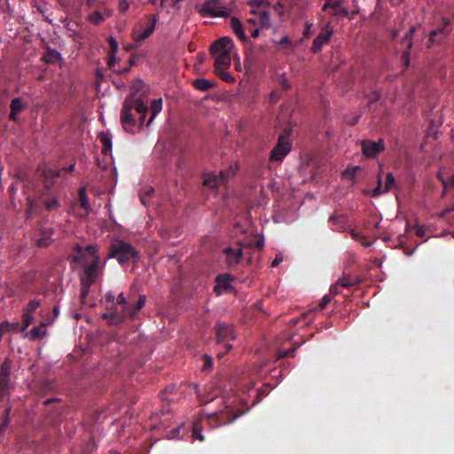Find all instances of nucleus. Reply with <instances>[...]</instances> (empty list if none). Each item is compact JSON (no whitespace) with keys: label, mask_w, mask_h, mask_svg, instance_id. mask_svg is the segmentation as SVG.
<instances>
[{"label":"nucleus","mask_w":454,"mask_h":454,"mask_svg":"<svg viewBox=\"0 0 454 454\" xmlns=\"http://www.w3.org/2000/svg\"><path fill=\"white\" fill-rule=\"evenodd\" d=\"M161 109H162V100L160 98L154 99L152 101V104H151L152 115H151L150 119L148 120L146 126H148L152 123L154 117L161 111Z\"/></svg>","instance_id":"bb28decb"},{"label":"nucleus","mask_w":454,"mask_h":454,"mask_svg":"<svg viewBox=\"0 0 454 454\" xmlns=\"http://www.w3.org/2000/svg\"><path fill=\"white\" fill-rule=\"evenodd\" d=\"M86 251L93 257V259L99 257L98 254L97 246L90 244L86 247Z\"/></svg>","instance_id":"c03bdc74"},{"label":"nucleus","mask_w":454,"mask_h":454,"mask_svg":"<svg viewBox=\"0 0 454 454\" xmlns=\"http://www.w3.org/2000/svg\"><path fill=\"white\" fill-rule=\"evenodd\" d=\"M40 306V301L36 300L30 301L27 307L25 308L24 311L28 313H33L37 309V308Z\"/></svg>","instance_id":"a19ab883"},{"label":"nucleus","mask_w":454,"mask_h":454,"mask_svg":"<svg viewBox=\"0 0 454 454\" xmlns=\"http://www.w3.org/2000/svg\"><path fill=\"white\" fill-rule=\"evenodd\" d=\"M37 174L43 178V188L40 192L39 200L44 205L48 211H53L60 207V202L56 197L47 199L51 187L55 184V179L60 176L59 170L51 169L44 164L38 165L36 168Z\"/></svg>","instance_id":"f257e3e1"},{"label":"nucleus","mask_w":454,"mask_h":454,"mask_svg":"<svg viewBox=\"0 0 454 454\" xmlns=\"http://www.w3.org/2000/svg\"><path fill=\"white\" fill-rule=\"evenodd\" d=\"M99 274V257H96L92 262L84 267V276L81 278L82 283L93 285Z\"/></svg>","instance_id":"ddd939ff"},{"label":"nucleus","mask_w":454,"mask_h":454,"mask_svg":"<svg viewBox=\"0 0 454 454\" xmlns=\"http://www.w3.org/2000/svg\"><path fill=\"white\" fill-rule=\"evenodd\" d=\"M98 138L103 145L102 153L106 154L112 149V139L104 132L98 135Z\"/></svg>","instance_id":"c756f323"},{"label":"nucleus","mask_w":454,"mask_h":454,"mask_svg":"<svg viewBox=\"0 0 454 454\" xmlns=\"http://www.w3.org/2000/svg\"><path fill=\"white\" fill-rule=\"evenodd\" d=\"M331 300H332L331 295H329V294L325 295L320 300L318 305L317 307H315L314 309H312L311 310L312 311L323 310L328 305V303L331 301Z\"/></svg>","instance_id":"58836bf2"},{"label":"nucleus","mask_w":454,"mask_h":454,"mask_svg":"<svg viewBox=\"0 0 454 454\" xmlns=\"http://www.w3.org/2000/svg\"><path fill=\"white\" fill-rule=\"evenodd\" d=\"M78 203H79L80 207H82L87 212H89L91 209L90 205L89 203L88 197L86 195V188L85 187H82L79 189Z\"/></svg>","instance_id":"a878e982"},{"label":"nucleus","mask_w":454,"mask_h":454,"mask_svg":"<svg viewBox=\"0 0 454 454\" xmlns=\"http://www.w3.org/2000/svg\"><path fill=\"white\" fill-rule=\"evenodd\" d=\"M360 282V280L358 278H342L341 279L339 280V283L341 287H350V286H353L356 284H358Z\"/></svg>","instance_id":"c9c22d12"},{"label":"nucleus","mask_w":454,"mask_h":454,"mask_svg":"<svg viewBox=\"0 0 454 454\" xmlns=\"http://www.w3.org/2000/svg\"><path fill=\"white\" fill-rule=\"evenodd\" d=\"M226 70L227 69H217L215 70V73L223 82L230 83L234 82V77Z\"/></svg>","instance_id":"f704fd0d"},{"label":"nucleus","mask_w":454,"mask_h":454,"mask_svg":"<svg viewBox=\"0 0 454 454\" xmlns=\"http://www.w3.org/2000/svg\"><path fill=\"white\" fill-rule=\"evenodd\" d=\"M395 185V177L392 173H387L385 180L384 192H387Z\"/></svg>","instance_id":"ea45409f"},{"label":"nucleus","mask_w":454,"mask_h":454,"mask_svg":"<svg viewBox=\"0 0 454 454\" xmlns=\"http://www.w3.org/2000/svg\"><path fill=\"white\" fill-rule=\"evenodd\" d=\"M234 277L229 273L219 274L215 278V286L214 291L217 294H221L223 290H230L232 288L230 282L234 280Z\"/></svg>","instance_id":"a211bd4d"},{"label":"nucleus","mask_w":454,"mask_h":454,"mask_svg":"<svg viewBox=\"0 0 454 454\" xmlns=\"http://www.w3.org/2000/svg\"><path fill=\"white\" fill-rule=\"evenodd\" d=\"M40 237L36 239V245L39 247H47L53 242L51 236L54 234L55 230L51 227L40 226L38 229Z\"/></svg>","instance_id":"dca6fc26"},{"label":"nucleus","mask_w":454,"mask_h":454,"mask_svg":"<svg viewBox=\"0 0 454 454\" xmlns=\"http://www.w3.org/2000/svg\"><path fill=\"white\" fill-rule=\"evenodd\" d=\"M453 211H454V203H453V204H451L450 206L447 207L443 210V212H442V215H447V214H450V213H451V212H453Z\"/></svg>","instance_id":"052dcab7"},{"label":"nucleus","mask_w":454,"mask_h":454,"mask_svg":"<svg viewBox=\"0 0 454 454\" xmlns=\"http://www.w3.org/2000/svg\"><path fill=\"white\" fill-rule=\"evenodd\" d=\"M12 364V360L9 358H5L0 367V375L11 377Z\"/></svg>","instance_id":"2f4dec72"},{"label":"nucleus","mask_w":454,"mask_h":454,"mask_svg":"<svg viewBox=\"0 0 454 454\" xmlns=\"http://www.w3.org/2000/svg\"><path fill=\"white\" fill-rule=\"evenodd\" d=\"M45 326L46 324L42 322L40 325L33 327L27 336L31 340H36L43 338L46 335Z\"/></svg>","instance_id":"5701e85b"},{"label":"nucleus","mask_w":454,"mask_h":454,"mask_svg":"<svg viewBox=\"0 0 454 454\" xmlns=\"http://www.w3.org/2000/svg\"><path fill=\"white\" fill-rule=\"evenodd\" d=\"M157 20L158 16L156 14L149 15L147 27L140 34L134 32V40L137 42H142L148 38L153 33Z\"/></svg>","instance_id":"6ab92c4d"},{"label":"nucleus","mask_w":454,"mask_h":454,"mask_svg":"<svg viewBox=\"0 0 454 454\" xmlns=\"http://www.w3.org/2000/svg\"><path fill=\"white\" fill-rule=\"evenodd\" d=\"M88 20L90 23L94 25H99L101 22L104 21L105 16L101 12L95 11L94 12L89 15Z\"/></svg>","instance_id":"473e14b6"},{"label":"nucleus","mask_w":454,"mask_h":454,"mask_svg":"<svg viewBox=\"0 0 454 454\" xmlns=\"http://www.w3.org/2000/svg\"><path fill=\"white\" fill-rule=\"evenodd\" d=\"M340 283L339 281L334 285L331 288H330V293L331 294H333V295L337 294L340 293Z\"/></svg>","instance_id":"5fc2aeb1"},{"label":"nucleus","mask_w":454,"mask_h":454,"mask_svg":"<svg viewBox=\"0 0 454 454\" xmlns=\"http://www.w3.org/2000/svg\"><path fill=\"white\" fill-rule=\"evenodd\" d=\"M415 32V27H411L410 29H409V32L406 34V35L404 36L403 38V41H408V47L411 48L412 43H411V36L412 35L414 34Z\"/></svg>","instance_id":"09e8293b"},{"label":"nucleus","mask_w":454,"mask_h":454,"mask_svg":"<svg viewBox=\"0 0 454 454\" xmlns=\"http://www.w3.org/2000/svg\"><path fill=\"white\" fill-rule=\"evenodd\" d=\"M312 26H313V24L311 22L307 21L305 23V28L303 31L304 37H309L312 34V30H311Z\"/></svg>","instance_id":"8fccbe9b"},{"label":"nucleus","mask_w":454,"mask_h":454,"mask_svg":"<svg viewBox=\"0 0 454 454\" xmlns=\"http://www.w3.org/2000/svg\"><path fill=\"white\" fill-rule=\"evenodd\" d=\"M27 208L26 209V215H27V218H29L35 212L37 203H36L35 200H34L30 197H28L27 199Z\"/></svg>","instance_id":"e433bc0d"},{"label":"nucleus","mask_w":454,"mask_h":454,"mask_svg":"<svg viewBox=\"0 0 454 454\" xmlns=\"http://www.w3.org/2000/svg\"><path fill=\"white\" fill-rule=\"evenodd\" d=\"M290 133V129H286L284 132L279 135L277 145L270 152V160L282 161L289 153L292 148V144L288 139Z\"/></svg>","instance_id":"39448f33"},{"label":"nucleus","mask_w":454,"mask_h":454,"mask_svg":"<svg viewBox=\"0 0 454 454\" xmlns=\"http://www.w3.org/2000/svg\"><path fill=\"white\" fill-rule=\"evenodd\" d=\"M192 85L200 91H207L215 87V83L204 78H198L192 81Z\"/></svg>","instance_id":"b1692460"},{"label":"nucleus","mask_w":454,"mask_h":454,"mask_svg":"<svg viewBox=\"0 0 454 454\" xmlns=\"http://www.w3.org/2000/svg\"><path fill=\"white\" fill-rule=\"evenodd\" d=\"M115 61H116L115 60V54H113V53L109 54V56H108V63H107L108 67H114V64H115Z\"/></svg>","instance_id":"4d7b16f0"},{"label":"nucleus","mask_w":454,"mask_h":454,"mask_svg":"<svg viewBox=\"0 0 454 454\" xmlns=\"http://www.w3.org/2000/svg\"><path fill=\"white\" fill-rule=\"evenodd\" d=\"M279 45H287L291 44V41L288 36H284L278 43Z\"/></svg>","instance_id":"bf43d9fd"},{"label":"nucleus","mask_w":454,"mask_h":454,"mask_svg":"<svg viewBox=\"0 0 454 454\" xmlns=\"http://www.w3.org/2000/svg\"><path fill=\"white\" fill-rule=\"evenodd\" d=\"M125 100H129L131 103L132 110H135L139 114V123L143 125L147 113V106L138 98L129 97Z\"/></svg>","instance_id":"aec40b11"},{"label":"nucleus","mask_w":454,"mask_h":454,"mask_svg":"<svg viewBox=\"0 0 454 454\" xmlns=\"http://www.w3.org/2000/svg\"><path fill=\"white\" fill-rule=\"evenodd\" d=\"M357 169H359V167H356V168H354L351 171L347 170V171L345 172L346 176H347L348 178H351V179H352V178H354V177H355L356 171Z\"/></svg>","instance_id":"13d9d810"},{"label":"nucleus","mask_w":454,"mask_h":454,"mask_svg":"<svg viewBox=\"0 0 454 454\" xmlns=\"http://www.w3.org/2000/svg\"><path fill=\"white\" fill-rule=\"evenodd\" d=\"M145 301L146 296L145 294L139 295L134 306L129 305L123 293H121L117 297V304L121 306L123 313L129 314V317L131 319H135L137 312L145 306Z\"/></svg>","instance_id":"9d476101"},{"label":"nucleus","mask_w":454,"mask_h":454,"mask_svg":"<svg viewBox=\"0 0 454 454\" xmlns=\"http://www.w3.org/2000/svg\"><path fill=\"white\" fill-rule=\"evenodd\" d=\"M154 192V189L153 187H147L145 189V192L143 194H145L146 197H150Z\"/></svg>","instance_id":"680f3d73"},{"label":"nucleus","mask_w":454,"mask_h":454,"mask_svg":"<svg viewBox=\"0 0 454 454\" xmlns=\"http://www.w3.org/2000/svg\"><path fill=\"white\" fill-rule=\"evenodd\" d=\"M333 34V27L331 22H326L321 27L319 34L313 40L312 46L310 48L311 52L318 53L322 51V48L326 45Z\"/></svg>","instance_id":"6e6552de"},{"label":"nucleus","mask_w":454,"mask_h":454,"mask_svg":"<svg viewBox=\"0 0 454 454\" xmlns=\"http://www.w3.org/2000/svg\"><path fill=\"white\" fill-rule=\"evenodd\" d=\"M345 0H335L333 2H325L323 5L322 10L327 11V9H333V12H330L332 16H343L348 17L349 19H353L354 15L356 12H353L351 16H349V12L346 7H342V4Z\"/></svg>","instance_id":"4468645a"},{"label":"nucleus","mask_w":454,"mask_h":454,"mask_svg":"<svg viewBox=\"0 0 454 454\" xmlns=\"http://www.w3.org/2000/svg\"><path fill=\"white\" fill-rule=\"evenodd\" d=\"M11 377L0 375V402L6 396L8 390L11 387Z\"/></svg>","instance_id":"393cba45"},{"label":"nucleus","mask_w":454,"mask_h":454,"mask_svg":"<svg viewBox=\"0 0 454 454\" xmlns=\"http://www.w3.org/2000/svg\"><path fill=\"white\" fill-rule=\"evenodd\" d=\"M233 41L230 37H221L210 47V53L215 59V70L228 69L231 66V52Z\"/></svg>","instance_id":"f03ea898"},{"label":"nucleus","mask_w":454,"mask_h":454,"mask_svg":"<svg viewBox=\"0 0 454 454\" xmlns=\"http://www.w3.org/2000/svg\"><path fill=\"white\" fill-rule=\"evenodd\" d=\"M215 329L218 345L224 346L227 348V351H230L232 348V345L229 341L233 340L236 338L232 325L225 323H219L215 326Z\"/></svg>","instance_id":"0eeeda50"},{"label":"nucleus","mask_w":454,"mask_h":454,"mask_svg":"<svg viewBox=\"0 0 454 454\" xmlns=\"http://www.w3.org/2000/svg\"><path fill=\"white\" fill-rule=\"evenodd\" d=\"M230 26H231L233 33L237 35V37L240 41H242V42L248 41V37L246 35V34L244 32L242 23L238 18L231 17L230 20Z\"/></svg>","instance_id":"4be33fe9"},{"label":"nucleus","mask_w":454,"mask_h":454,"mask_svg":"<svg viewBox=\"0 0 454 454\" xmlns=\"http://www.w3.org/2000/svg\"><path fill=\"white\" fill-rule=\"evenodd\" d=\"M263 245H264L263 239H257L255 241L254 247L257 249H262L263 247Z\"/></svg>","instance_id":"0e129e2a"},{"label":"nucleus","mask_w":454,"mask_h":454,"mask_svg":"<svg viewBox=\"0 0 454 454\" xmlns=\"http://www.w3.org/2000/svg\"><path fill=\"white\" fill-rule=\"evenodd\" d=\"M19 329H20L19 323L10 324L9 332L10 331H16V330H19Z\"/></svg>","instance_id":"69168bd1"},{"label":"nucleus","mask_w":454,"mask_h":454,"mask_svg":"<svg viewBox=\"0 0 454 454\" xmlns=\"http://www.w3.org/2000/svg\"><path fill=\"white\" fill-rule=\"evenodd\" d=\"M235 170L230 168L225 171H221L218 176L215 174H208L203 180V185L211 189L217 188L218 186L225 184L229 176L234 175Z\"/></svg>","instance_id":"f8f14e48"},{"label":"nucleus","mask_w":454,"mask_h":454,"mask_svg":"<svg viewBox=\"0 0 454 454\" xmlns=\"http://www.w3.org/2000/svg\"><path fill=\"white\" fill-rule=\"evenodd\" d=\"M261 20V27H270V14L268 12L263 11L260 13Z\"/></svg>","instance_id":"79ce46f5"},{"label":"nucleus","mask_w":454,"mask_h":454,"mask_svg":"<svg viewBox=\"0 0 454 454\" xmlns=\"http://www.w3.org/2000/svg\"><path fill=\"white\" fill-rule=\"evenodd\" d=\"M448 184H449V185L454 187V174L450 177Z\"/></svg>","instance_id":"774afa93"},{"label":"nucleus","mask_w":454,"mask_h":454,"mask_svg":"<svg viewBox=\"0 0 454 454\" xmlns=\"http://www.w3.org/2000/svg\"><path fill=\"white\" fill-rule=\"evenodd\" d=\"M382 192H384V190H381V179L380 177L378 178V184L376 188L373 190L372 195L374 197L380 195Z\"/></svg>","instance_id":"3c124183"},{"label":"nucleus","mask_w":454,"mask_h":454,"mask_svg":"<svg viewBox=\"0 0 454 454\" xmlns=\"http://www.w3.org/2000/svg\"><path fill=\"white\" fill-rule=\"evenodd\" d=\"M106 300L107 302L114 303L115 300L114 294H113L112 293H108L106 296Z\"/></svg>","instance_id":"e2e57ef3"},{"label":"nucleus","mask_w":454,"mask_h":454,"mask_svg":"<svg viewBox=\"0 0 454 454\" xmlns=\"http://www.w3.org/2000/svg\"><path fill=\"white\" fill-rule=\"evenodd\" d=\"M380 98V93L377 90L373 91L369 95V105H372Z\"/></svg>","instance_id":"de8ad7c7"},{"label":"nucleus","mask_w":454,"mask_h":454,"mask_svg":"<svg viewBox=\"0 0 454 454\" xmlns=\"http://www.w3.org/2000/svg\"><path fill=\"white\" fill-rule=\"evenodd\" d=\"M132 106L129 100H125L122 106V109L121 112V121L125 129H127L128 126H134L136 124V120L132 114Z\"/></svg>","instance_id":"f3484780"},{"label":"nucleus","mask_w":454,"mask_h":454,"mask_svg":"<svg viewBox=\"0 0 454 454\" xmlns=\"http://www.w3.org/2000/svg\"><path fill=\"white\" fill-rule=\"evenodd\" d=\"M108 257L115 258L122 265L129 261L136 263L140 255L139 252L130 243L124 240H115L109 247Z\"/></svg>","instance_id":"7ed1b4c3"},{"label":"nucleus","mask_w":454,"mask_h":454,"mask_svg":"<svg viewBox=\"0 0 454 454\" xmlns=\"http://www.w3.org/2000/svg\"><path fill=\"white\" fill-rule=\"evenodd\" d=\"M294 351H295L294 348H291V349L286 350L283 353H281V355L279 356L280 357L293 356L294 354Z\"/></svg>","instance_id":"6e6d98bb"},{"label":"nucleus","mask_w":454,"mask_h":454,"mask_svg":"<svg viewBox=\"0 0 454 454\" xmlns=\"http://www.w3.org/2000/svg\"><path fill=\"white\" fill-rule=\"evenodd\" d=\"M450 24V20L447 17L442 18V26L436 29H433L429 32V38L427 43L428 48L432 47L434 43H442L450 33V29L448 28Z\"/></svg>","instance_id":"1a4fd4ad"},{"label":"nucleus","mask_w":454,"mask_h":454,"mask_svg":"<svg viewBox=\"0 0 454 454\" xmlns=\"http://www.w3.org/2000/svg\"><path fill=\"white\" fill-rule=\"evenodd\" d=\"M415 228V233L417 236H419V238H423L426 235V229L424 226L416 225Z\"/></svg>","instance_id":"603ef678"},{"label":"nucleus","mask_w":454,"mask_h":454,"mask_svg":"<svg viewBox=\"0 0 454 454\" xmlns=\"http://www.w3.org/2000/svg\"><path fill=\"white\" fill-rule=\"evenodd\" d=\"M34 322L33 313L24 311L22 315L23 326L20 328L21 332H24L32 323Z\"/></svg>","instance_id":"72a5a7b5"},{"label":"nucleus","mask_w":454,"mask_h":454,"mask_svg":"<svg viewBox=\"0 0 454 454\" xmlns=\"http://www.w3.org/2000/svg\"><path fill=\"white\" fill-rule=\"evenodd\" d=\"M82 289H81V300L82 302H84V300L86 299L87 295L89 294L90 291V286L88 283H82Z\"/></svg>","instance_id":"37998d69"},{"label":"nucleus","mask_w":454,"mask_h":454,"mask_svg":"<svg viewBox=\"0 0 454 454\" xmlns=\"http://www.w3.org/2000/svg\"><path fill=\"white\" fill-rule=\"evenodd\" d=\"M195 9L202 17H227L229 15L222 0H206L201 4H196Z\"/></svg>","instance_id":"20e7f679"},{"label":"nucleus","mask_w":454,"mask_h":454,"mask_svg":"<svg viewBox=\"0 0 454 454\" xmlns=\"http://www.w3.org/2000/svg\"><path fill=\"white\" fill-rule=\"evenodd\" d=\"M240 414L234 413L227 407L225 410L207 415V421L211 427H217L232 423Z\"/></svg>","instance_id":"423d86ee"},{"label":"nucleus","mask_w":454,"mask_h":454,"mask_svg":"<svg viewBox=\"0 0 454 454\" xmlns=\"http://www.w3.org/2000/svg\"><path fill=\"white\" fill-rule=\"evenodd\" d=\"M26 107H27V104L23 102L22 98H13L10 104L11 112L9 114V119L12 121H17L18 114H20Z\"/></svg>","instance_id":"412c9836"},{"label":"nucleus","mask_w":454,"mask_h":454,"mask_svg":"<svg viewBox=\"0 0 454 454\" xmlns=\"http://www.w3.org/2000/svg\"><path fill=\"white\" fill-rule=\"evenodd\" d=\"M362 152L366 158H375L380 152L385 149V142L379 139L377 142L365 139L361 141Z\"/></svg>","instance_id":"9b49d317"},{"label":"nucleus","mask_w":454,"mask_h":454,"mask_svg":"<svg viewBox=\"0 0 454 454\" xmlns=\"http://www.w3.org/2000/svg\"><path fill=\"white\" fill-rule=\"evenodd\" d=\"M11 409H12L11 406H8L4 410V418L3 422L0 424V435L6 430L7 427H8V424L10 421L9 415L11 412Z\"/></svg>","instance_id":"4c0bfd02"},{"label":"nucleus","mask_w":454,"mask_h":454,"mask_svg":"<svg viewBox=\"0 0 454 454\" xmlns=\"http://www.w3.org/2000/svg\"><path fill=\"white\" fill-rule=\"evenodd\" d=\"M202 421L201 419H197L192 422V436L200 442H203L205 437L201 434Z\"/></svg>","instance_id":"c85d7f7f"},{"label":"nucleus","mask_w":454,"mask_h":454,"mask_svg":"<svg viewBox=\"0 0 454 454\" xmlns=\"http://www.w3.org/2000/svg\"><path fill=\"white\" fill-rule=\"evenodd\" d=\"M128 317L129 314L123 313L122 310L111 312L109 313V322L112 325H119L121 324Z\"/></svg>","instance_id":"cd10ccee"},{"label":"nucleus","mask_w":454,"mask_h":454,"mask_svg":"<svg viewBox=\"0 0 454 454\" xmlns=\"http://www.w3.org/2000/svg\"><path fill=\"white\" fill-rule=\"evenodd\" d=\"M283 261V257L281 254H277L275 259L271 262L270 266L272 268L277 267Z\"/></svg>","instance_id":"864d4df0"},{"label":"nucleus","mask_w":454,"mask_h":454,"mask_svg":"<svg viewBox=\"0 0 454 454\" xmlns=\"http://www.w3.org/2000/svg\"><path fill=\"white\" fill-rule=\"evenodd\" d=\"M60 59V53L54 49H48L43 57L46 63H54Z\"/></svg>","instance_id":"7c9ffc66"},{"label":"nucleus","mask_w":454,"mask_h":454,"mask_svg":"<svg viewBox=\"0 0 454 454\" xmlns=\"http://www.w3.org/2000/svg\"><path fill=\"white\" fill-rule=\"evenodd\" d=\"M223 348H224L223 351H218V353H217V357L219 359L223 358L224 356V355L228 352L227 348L224 346H223Z\"/></svg>","instance_id":"338daca9"},{"label":"nucleus","mask_w":454,"mask_h":454,"mask_svg":"<svg viewBox=\"0 0 454 454\" xmlns=\"http://www.w3.org/2000/svg\"><path fill=\"white\" fill-rule=\"evenodd\" d=\"M203 361H204V365H203V369L204 370H207V369H209L212 367V364H213V359L210 356L208 355H204L203 356Z\"/></svg>","instance_id":"a18cd8bd"},{"label":"nucleus","mask_w":454,"mask_h":454,"mask_svg":"<svg viewBox=\"0 0 454 454\" xmlns=\"http://www.w3.org/2000/svg\"><path fill=\"white\" fill-rule=\"evenodd\" d=\"M108 43H109V46L111 48V53L113 54H115L118 51V43L116 42V40L113 37H110L108 39Z\"/></svg>","instance_id":"49530a36"},{"label":"nucleus","mask_w":454,"mask_h":454,"mask_svg":"<svg viewBox=\"0 0 454 454\" xmlns=\"http://www.w3.org/2000/svg\"><path fill=\"white\" fill-rule=\"evenodd\" d=\"M225 255L226 266L229 270H233L240 262L243 256L241 248L226 247L223 251Z\"/></svg>","instance_id":"2eb2a0df"}]
</instances>
